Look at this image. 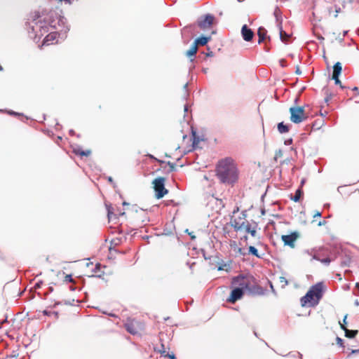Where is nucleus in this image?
<instances>
[{
	"label": "nucleus",
	"mask_w": 359,
	"mask_h": 359,
	"mask_svg": "<svg viewBox=\"0 0 359 359\" xmlns=\"http://www.w3.org/2000/svg\"><path fill=\"white\" fill-rule=\"evenodd\" d=\"M215 175L221 183L233 186L239 178L236 163L231 157L219 160L216 164Z\"/></svg>",
	"instance_id": "f257e3e1"
},
{
	"label": "nucleus",
	"mask_w": 359,
	"mask_h": 359,
	"mask_svg": "<svg viewBox=\"0 0 359 359\" xmlns=\"http://www.w3.org/2000/svg\"><path fill=\"white\" fill-rule=\"evenodd\" d=\"M314 217H321V213L320 212H316V213L313 215Z\"/></svg>",
	"instance_id": "f704fd0d"
},
{
	"label": "nucleus",
	"mask_w": 359,
	"mask_h": 359,
	"mask_svg": "<svg viewBox=\"0 0 359 359\" xmlns=\"http://www.w3.org/2000/svg\"><path fill=\"white\" fill-rule=\"evenodd\" d=\"M229 245L231 248L238 255H245L243 250L238 246L236 241H230Z\"/></svg>",
	"instance_id": "f3484780"
},
{
	"label": "nucleus",
	"mask_w": 359,
	"mask_h": 359,
	"mask_svg": "<svg viewBox=\"0 0 359 359\" xmlns=\"http://www.w3.org/2000/svg\"><path fill=\"white\" fill-rule=\"evenodd\" d=\"M248 291H249L251 294L257 296H262L266 293V289L257 284H250V288H248Z\"/></svg>",
	"instance_id": "ddd939ff"
},
{
	"label": "nucleus",
	"mask_w": 359,
	"mask_h": 359,
	"mask_svg": "<svg viewBox=\"0 0 359 359\" xmlns=\"http://www.w3.org/2000/svg\"><path fill=\"white\" fill-rule=\"evenodd\" d=\"M346 318H347V315H346L344 318V320H343V323H341L342 325H344L346 323Z\"/></svg>",
	"instance_id": "c9c22d12"
},
{
	"label": "nucleus",
	"mask_w": 359,
	"mask_h": 359,
	"mask_svg": "<svg viewBox=\"0 0 359 359\" xmlns=\"http://www.w3.org/2000/svg\"><path fill=\"white\" fill-rule=\"evenodd\" d=\"M257 35H258V37H259V39H258V43H262L265 39L266 38V35H267V30L263 27H260L258 30H257Z\"/></svg>",
	"instance_id": "a211bd4d"
},
{
	"label": "nucleus",
	"mask_w": 359,
	"mask_h": 359,
	"mask_svg": "<svg viewBox=\"0 0 359 359\" xmlns=\"http://www.w3.org/2000/svg\"><path fill=\"white\" fill-rule=\"evenodd\" d=\"M36 28H39L40 35L43 36L44 34L48 32L50 29H56L55 20L53 18L52 15H48L42 20H39L36 22Z\"/></svg>",
	"instance_id": "39448f33"
},
{
	"label": "nucleus",
	"mask_w": 359,
	"mask_h": 359,
	"mask_svg": "<svg viewBox=\"0 0 359 359\" xmlns=\"http://www.w3.org/2000/svg\"><path fill=\"white\" fill-rule=\"evenodd\" d=\"M210 37L201 36L196 39L194 44L198 47V46H205L210 41Z\"/></svg>",
	"instance_id": "4be33fe9"
},
{
	"label": "nucleus",
	"mask_w": 359,
	"mask_h": 359,
	"mask_svg": "<svg viewBox=\"0 0 359 359\" xmlns=\"http://www.w3.org/2000/svg\"><path fill=\"white\" fill-rule=\"evenodd\" d=\"M290 121L294 123H300L307 120L309 114L305 111L304 107H291L290 108Z\"/></svg>",
	"instance_id": "20e7f679"
},
{
	"label": "nucleus",
	"mask_w": 359,
	"mask_h": 359,
	"mask_svg": "<svg viewBox=\"0 0 359 359\" xmlns=\"http://www.w3.org/2000/svg\"><path fill=\"white\" fill-rule=\"evenodd\" d=\"M248 250H249V252H248L249 254H252L258 258L261 257V255L258 253L257 248H255L254 246H250Z\"/></svg>",
	"instance_id": "a878e982"
},
{
	"label": "nucleus",
	"mask_w": 359,
	"mask_h": 359,
	"mask_svg": "<svg viewBox=\"0 0 359 359\" xmlns=\"http://www.w3.org/2000/svg\"><path fill=\"white\" fill-rule=\"evenodd\" d=\"M224 234L226 238H227L228 236L231 237V236L230 235V232L226 230V228H224Z\"/></svg>",
	"instance_id": "7c9ffc66"
},
{
	"label": "nucleus",
	"mask_w": 359,
	"mask_h": 359,
	"mask_svg": "<svg viewBox=\"0 0 359 359\" xmlns=\"http://www.w3.org/2000/svg\"><path fill=\"white\" fill-rule=\"evenodd\" d=\"M278 130L280 133H285L289 131V127L281 122L278 124Z\"/></svg>",
	"instance_id": "b1692460"
},
{
	"label": "nucleus",
	"mask_w": 359,
	"mask_h": 359,
	"mask_svg": "<svg viewBox=\"0 0 359 359\" xmlns=\"http://www.w3.org/2000/svg\"><path fill=\"white\" fill-rule=\"evenodd\" d=\"M339 10H340V8H339L338 9H337V8H336V9H335V12L337 13L339 11Z\"/></svg>",
	"instance_id": "a19ab883"
},
{
	"label": "nucleus",
	"mask_w": 359,
	"mask_h": 359,
	"mask_svg": "<svg viewBox=\"0 0 359 359\" xmlns=\"http://www.w3.org/2000/svg\"><path fill=\"white\" fill-rule=\"evenodd\" d=\"M168 164L170 166V171H174L175 169V165L171 162H168Z\"/></svg>",
	"instance_id": "c756f323"
},
{
	"label": "nucleus",
	"mask_w": 359,
	"mask_h": 359,
	"mask_svg": "<svg viewBox=\"0 0 359 359\" xmlns=\"http://www.w3.org/2000/svg\"><path fill=\"white\" fill-rule=\"evenodd\" d=\"M326 224V222L325 220L323 221H320L318 223V226H322V225H325Z\"/></svg>",
	"instance_id": "72a5a7b5"
},
{
	"label": "nucleus",
	"mask_w": 359,
	"mask_h": 359,
	"mask_svg": "<svg viewBox=\"0 0 359 359\" xmlns=\"http://www.w3.org/2000/svg\"><path fill=\"white\" fill-rule=\"evenodd\" d=\"M241 34L243 39L246 41H251L254 36V32L246 25L242 27Z\"/></svg>",
	"instance_id": "4468645a"
},
{
	"label": "nucleus",
	"mask_w": 359,
	"mask_h": 359,
	"mask_svg": "<svg viewBox=\"0 0 359 359\" xmlns=\"http://www.w3.org/2000/svg\"><path fill=\"white\" fill-rule=\"evenodd\" d=\"M280 283H283L284 285H287V280H286L285 278L280 277Z\"/></svg>",
	"instance_id": "2f4dec72"
},
{
	"label": "nucleus",
	"mask_w": 359,
	"mask_h": 359,
	"mask_svg": "<svg viewBox=\"0 0 359 359\" xmlns=\"http://www.w3.org/2000/svg\"><path fill=\"white\" fill-rule=\"evenodd\" d=\"M337 340L338 341V343L341 344V342H342V339H340L339 337H337Z\"/></svg>",
	"instance_id": "4c0bfd02"
},
{
	"label": "nucleus",
	"mask_w": 359,
	"mask_h": 359,
	"mask_svg": "<svg viewBox=\"0 0 359 359\" xmlns=\"http://www.w3.org/2000/svg\"><path fill=\"white\" fill-rule=\"evenodd\" d=\"M59 37V34L57 32H50V33L46 36L44 38L42 44L39 46V48H41L43 46H49L51 44L56 43L57 42V39Z\"/></svg>",
	"instance_id": "9b49d317"
},
{
	"label": "nucleus",
	"mask_w": 359,
	"mask_h": 359,
	"mask_svg": "<svg viewBox=\"0 0 359 359\" xmlns=\"http://www.w3.org/2000/svg\"><path fill=\"white\" fill-rule=\"evenodd\" d=\"M73 153L81 157H88L91 154L90 149L83 150L81 147L76 146L73 148Z\"/></svg>",
	"instance_id": "dca6fc26"
},
{
	"label": "nucleus",
	"mask_w": 359,
	"mask_h": 359,
	"mask_svg": "<svg viewBox=\"0 0 359 359\" xmlns=\"http://www.w3.org/2000/svg\"><path fill=\"white\" fill-rule=\"evenodd\" d=\"M342 70V66L341 62H337L333 66V73L332 76H339Z\"/></svg>",
	"instance_id": "aec40b11"
},
{
	"label": "nucleus",
	"mask_w": 359,
	"mask_h": 359,
	"mask_svg": "<svg viewBox=\"0 0 359 359\" xmlns=\"http://www.w3.org/2000/svg\"><path fill=\"white\" fill-rule=\"evenodd\" d=\"M100 264H96V267H97H97H100Z\"/></svg>",
	"instance_id": "c03bdc74"
},
{
	"label": "nucleus",
	"mask_w": 359,
	"mask_h": 359,
	"mask_svg": "<svg viewBox=\"0 0 359 359\" xmlns=\"http://www.w3.org/2000/svg\"><path fill=\"white\" fill-rule=\"evenodd\" d=\"M351 263V259L349 257H347L346 259H344V261H342L341 262V265L342 266H347L350 264Z\"/></svg>",
	"instance_id": "c85d7f7f"
},
{
	"label": "nucleus",
	"mask_w": 359,
	"mask_h": 359,
	"mask_svg": "<svg viewBox=\"0 0 359 359\" xmlns=\"http://www.w3.org/2000/svg\"><path fill=\"white\" fill-rule=\"evenodd\" d=\"M43 313H44L45 315H47V314H48V312H47L46 311H43Z\"/></svg>",
	"instance_id": "37998d69"
},
{
	"label": "nucleus",
	"mask_w": 359,
	"mask_h": 359,
	"mask_svg": "<svg viewBox=\"0 0 359 359\" xmlns=\"http://www.w3.org/2000/svg\"><path fill=\"white\" fill-rule=\"evenodd\" d=\"M214 20L213 15L208 14L198 22V25L202 29H209L212 27Z\"/></svg>",
	"instance_id": "9d476101"
},
{
	"label": "nucleus",
	"mask_w": 359,
	"mask_h": 359,
	"mask_svg": "<svg viewBox=\"0 0 359 359\" xmlns=\"http://www.w3.org/2000/svg\"><path fill=\"white\" fill-rule=\"evenodd\" d=\"M65 280H66L67 281H69V282H71V281L72 280V276H69V275L66 276H65Z\"/></svg>",
	"instance_id": "473e14b6"
},
{
	"label": "nucleus",
	"mask_w": 359,
	"mask_h": 359,
	"mask_svg": "<svg viewBox=\"0 0 359 359\" xmlns=\"http://www.w3.org/2000/svg\"><path fill=\"white\" fill-rule=\"evenodd\" d=\"M231 226L236 232L249 233L252 237L257 235V231L255 227H252L250 223L246 219V215L241 213L238 217H235L231 219Z\"/></svg>",
	"instance_id": "7ed1b4c3"
},
{
	"label": "nucleus",
	"mask_w": 359,
	"mask_h": 359,
	"mask_svg": "<svg viewBox=\"0 0 359 359\" xmlns=\"http://www.w3.org/2000/svg\"><path fill=\"white\" fill-rule=\"evenodd\" d=\"M192 135H193V147L194 148H196L198 147V144L200 142V138L196 136V134L195 132H192Z\"/></svg>",
	"instance_id": "bb28decb"
},
{
	"label": "nucleus",
	"mask_w": 359,
	"mask_h": 359,
	"mask_svg": "<svg viewBox=\"0 0 359 359\" xmlns=\"http://www.w3.org/2000/svg\"><path fill=\"white\" fill-rule=\"evenodd\" d=\"M198 50V47L194 43L192 44L191 48L186 52V55L189 57L195 56Z\"/></svg>",
	"instance_id": "5701e85b"
},
{
	"label": "nucleus",
	"mask_w": 359,
	"mask_h": 359,
	"mask_svg": "<svg viewBox=\"0 0 359 359\" xmlns=\"http://www.w3.org/2000/svg\"><path fill=\"white\" fill-rule=\"evenodd\" d=\"M300 234L297 231H293L288 235H283L281 236V240L283 242L285 245H287L291 248H294L295 247V242L299 238Z\"/></svg>",
	"instance_id": "1a4fd4ad"
},
{
	"label": "nucleus",
	"mask_w": 359,
	"mask_h": 359,
	"mask_svg": "<svg viewBox=\"0 0 359 359\" xmlns=\"http://www.w3.org/2000/svg\"><path fill=\"white\" fill-rule=\"evenodd\" d=\"M252 280V278L250 276L240 275L232 279L231 284L234 288H238L244 292L250 288Z\"/></svg>",
	"instance_id": "0eeeda50"
},
{
	"label": "nucleus",
	"mask_w": 359,
	"mask_h": 359,
	"mask_svg": "<svg viewBox=\"0 0 359 359\" xmlns=\"http://www.w3.org/2000/svg\"><path fill=\"white\" fill-rule=\"evenodd\" d=\"M278 29L280 32V38L283 42H287L290 39V36L287 34L285 31H283L281 23L278 25Z\"/></svg>",
	"instance_id": "412c9836"
},
{
	"label": "nucleus",
	"mask_w": 359,
	"mask_h": 359,
	"mask_svg": "<svg viewBox=\"0 0 359 359\" xmlns=\"http://www.w3.org/2000/svg\"><path fill=\"white\" fill-rule=\"evenodd\" d=\"M335 258H336L335 257H327L325 258H322L320 252L316 251V250L313 252V259L320 261L321 263H323L325 265H329L332 261L335 259Z\"/></svg>",
	"instance_id": "2eb2a0df"
},
{
	"label": "nucleus",
	"mask_w": 359,
	"mask_h": 359,
	"mask_svg": "<svg viewBox=\"0 0 359 359\" xmlns=\"http://www.w3.org/2000/svg\"><path fill=\"white\" fill-rule=\"evenodd\" d=\"M297 74H299L300 72H299V69H297Z\"/></svg>",
	"instance_id": "49530a36"
},
{
	"label": "nucleus",
	"mask_w": 359,
	"mask_h": 359,
	"mask_svg": "<svg viewBox=\"0 0 359 359\" xmlns=\"http://www.w3.org/2000/svg\"><path fill=\"white\" fill-rule=\"evenodd\" d=\"M243 294L244 292H243V290L238 288H233L226 301L227 302L234 304L236 302L241 299Z\"/></svg>",
	"instance_id": "f8f14e48"
},
{
	"label": "nucleus",
	"mask_w": 359,
	"mask_h": 359,
	"mask_svg": "<svg viewBox=\"0 0 359 359\" xmlns=\"http://www.w3.org/2000/svg\"><path fill=\"white\" fill-rule=\"evenodd\" d=\"M126 330L132 334H138L144 329V324L139 320L128 318L124 323Z\"/></svg>",
	"instance_id": "423d86ee"
},
{
	"label": "nucleus",
	"mask_w": 359,
	"mask_h": 359,
	"mask_svg": "<svg viewBox=\"0 0 359 359\" xmlns=\"http://www.w3.org/2000/svg\"><path fill=\"white\" fill-rule=\"evenodd\" d=\"M245 239L247 240L248 237L246 236H244Z\"/></svg>",
	"instance_id": "de8ad7c7"
},
{
	"label": "nucleus",
	"mask_w": 359,
	"mask_h": 359,
	"mask_svg": "<svg viewBox=\"0 0 359 359\" xmlns=\"http://www.w3.org/2000/svg\"><path fill=\"white\" fill-rule=\"evenodd\" d=\"M165 179L163 177H159L154 180V189L155 191V196L156 198H162L165 195L168 193V190L165 188Z\"/></svg>",
	"instance_id": "6e6552de"
},
{
	"label": "nucleus",
	"mask_w": 359,
	"mask_h": 359,
	"mask_svg": "<svg viewBox=\"0 0 359 359\" xmlns=\"http://www.w3.org/2000/svg\"><path fill=\"white\" fill-rule=\"evenodd\" d=\"M66 4H72V0H63Z\"/></svg>",
	"instance_id": "e433bc0d"
},
{
	"label": "nucleus",
	"mask_w": 359,
	"mask_h": 359,
	"mask_svg": "<svg viewBox=\"0 0 359 359\" xmlns=\"http://www.w3.org/2000/svg\"><path fill=\"white\" fill-rule=\"evenodd\" d=\"M332 12V8H330V9L329 10V13H330V15H331Z\"/></svg>",
	"instance_id": "79ce46f5"
},
{
	"label": "nucleus",
	"mask_w": 359,
	"mask_h": 359,
	"mask_svg": "<svg viewBox=\"0 0 359 359\" xmlns=\"http://www.w3.org/2000/svg\"><path fill=\"white\" fill-rule=\"evenodd\" d=\"M323 285L321 283L313 285L307 293L301 298L302 306H316L323 297Z\"/></svg>",
	"instance_id": "f03ea898"
},
{
	"label": "nucleus",
	"mask_w": 359,
	"mask_h": 359,
	"mask_svg": "<svg viewBox=\"0 0 359 359\" xmlns=\"http://www.w3.org/2000/svg\"><path fill=\"white\" fill-rule=\"evenodd\" d=\"M332 79L334 81V83L335 84L337 85H339V86L341 88H344V86H342L341 83V81L339 80V76H332Z\"/></svg>",
	"instance_id": "cd10ccee"
},
{
	"label": "nucleus",
	"mask_w": 359,
	"mask_h": 359,
	"mask_svg": "<svg viewBox=\"0 0 359 359\" xmlns=\"http://www.w3.org/2000/svg\"><path fill=\"white\" fill-rule=\"evenodd\" d=\"M341 328L345 332V336L348 338H354L358 333V330H351L346 328L344 325L340 324Z\"/></svg>",
	"instance_id": "6ab92c4d"
},
{
	"label": "nucleus",
	"mask_w": 359,
	"mask_h": 359,
	"mask_svg": "<svg viewBox=\"0 0 359 359\" xmlns=\"http://www.w3.org/2000/svg\"><path fill=\"white\" fill-rule=\"evenodd\" d=\"M302 194H303V192H302V189H298L296 191V192H295V194H294V196H292V197H291V199H292V201H294V202H298V201H299V199H300V198H301V196H302Z\"/></svg>",
	"instance_id": "393cba45"
},
{
	"label": "nucleus",
	"mask_w": 359,
	"mask_h": 359,
	"mask_svg": "<svg viewBox=\"0 0 359 359\" xmlns=\"http://www.w3.org/2000/svg\"><path fill=\"white\" fill-rule=\"evenodd\" d=\"M170 358H172V359H174V358H175V356H174V355H170Z\"/></svg>",
	"instance_id": "a18cd8bd"
},
{
	"label": "nucleus",
	"mask_w": 359,
	"mask_h": 359,
	"mask_svg": "<svg viewBox=\"0 0 359 359\" xmlns=\"http://www.w3.org/2000/svg\"><path fill=\"white\" fill-rule=\"evenodd\" d=\"M1 69V67H0V69Z\"/></svg>",
	"instance_id": "09e8293b"
},
{
	"label": "nucleus",
	"mask_w": 359,
	"mask_h": 359,
	"mask_svg": "<svg viewBox=\"0 0 359 359\" xmlns=\"http://www.w3.org/2000/svg\"><path fill=\"white\" fill-rule=\"evenodd\" d=\"M355 304L356 306H358V305H359L358 300H356V301H355Z\"/></svg>",
	"instance_id": "ea45409f"
},
{
	"label": "nucleus",
	"mask_w": 359,
	"mask_h": 359,
	"mask_svg": "<svg viewBox=\"0 0 359 359\" xmlns=\"http://www.w3.org/2000/svg\"><path fill=\"white\" fill-rule=\"evenodd\" d=\"M353 90H354V91H358V87H354V88H353Z\"/></svg>",
	"instance_id": "58836bf2"
}]
</instances>
